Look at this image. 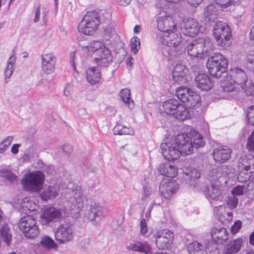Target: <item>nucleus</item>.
<instances>
[{"label": "nucleus", "instance_id": "f257e3e1", "mask_svg": "<svg viewBox=\"0 0 254 254\" xmlns=\"http://www.w3.org/2000/svg\"><path fill=\"white\" fill-rule=\"evenodd\" d=\"M66 192L65 201L63 208L51 207L44 210L41 218L46 224L53 221H61L66 216L68 210L78 213L86 204L87 200L82 194L80 186L74 185L72 188H68Z\"/></svg>", "mask_w": 254, "mask_h": 254}, {"label": "nucleus", "instance_id": "f03ea898", "mask_svg": "<svg viewBox=\"0 0 254 254\" xmlns=\"http://www.w3.org/2000/svg\"><path fill=\"white\" fill-rule=\"evenodd\" d=\"M158 40L166 46L164 55L169 60H173L181 55L186 49L184 41L182 40L181 34L177 30H172L167 34H157Z\"/></svg>", "mask_w": 254, "mask_h": 254}, {"label": "nucleus", "instance_id": "7ed1b4c3", "mask_svg": "<svg viewBox=\"0 0 254 254\" xmlns=\"http://www.w3.org/2000/svg\"><path fill=\"white\" fill-rule=\"evenodd\" d=\"M174 137L181 154L185 155L191 154L194 148H198L204 145L202 136L194 130H191L190 134L182 133Z\"/></svg>", "mask_w": 254, "mask_h": 254}, {"label": "nucleus", "instance_id": "20e7f679", "mask_svg": "<svg viewBox=\"0 0 254 254\" xmlns=\"http://www.w3.org/2000/svg\"><path fill=\"white\" fill-rule=\"evenodd\" d=\"M231 80L222 83L221 86L225 92H232L244 89V84L248 81L245 71L239 67L232 68L230 71Z\"/></svg>", "mask_w": 254, "mask_h": 254}, {"label": "nucleus", "instance_id": "39448f33", "mask_svg": "<svg viewBox=\"0 0 254 254\" xmlns=\"http://www.w3.org/2000/svg\"><path fill=\"white\" fill-rule=\"evenodd\" d=\"M100 23L99 16L96 11H88L79 22L78 30L84 35H92L98 29Z\"/></svg>", "mask_w": 254, "mask_h": 254}, {"label": "nucleus", "instance_id": "423d86ee", "mask_svg": "<svg viewBox=\"0 0 254 254\" xmlns=\"http://www.w3.org/2000/svg\"><path fill=\"white\" fill-rule=\"evenodd\" d=\"M18 227L27 239H34L40 235V230L36 219L32 215L26 214L23 216L18 222Z\"/></svg>", "mask_w": 254, "mask_h": 254}, {"label": "nucleus", "instance_id": "0eeeda50", "mask_svg": "<svg viewBox=\"0 0 254 254\" xmlns=\"http://www.w3.org/2000/svg\"><path fill=\"white\" fill-rule=\"evenodd\" d=\"M206 66L209 73L216 78H220L225 72L228 66V61L222 54L218 53L208 58Z\"/></svg>", "mask_w": 254, "mask_h": 254}, {"label": "nucleus", "instance_id": "6e6552de", "mask_svg": "<svg viewBox=\"0 0 254 254\" xmlns=\"http://www.w3.org/2000/svg\"><path fill=\"white\" fill-rule=\"evenodd\" d=\"M44 181V173L37 171L25 175L21 183L26 190L38 192L42 189Z\"/></svg>", "mask_w": 254, "mask_h": 254}, {"label": "nucleus", "instance_id": "1a4fd4ad", "mask_svg": "<svg viewBox=\"0 0 254 254\" xmlns=\"http://www.w3.org/2000/svg\"><path fill=\"white\" fill-rule=\"evenodd\" d=\"M213 35L218 45L222 48L230 46V38L231 36V29L225 22L217 21L213 29Z\"/></svg>", "mask_w": 254, "mask_h": 254}, {"label": "nucleus", "instance_id": "9d476101", "mask_svg": "<svg viewBox=\"0 0 254 254\" xmlns=\"http://www.w3.org/2000/svg\"><path fill=\"white\" fill-rule=\"evenodd\" d=\"M176 94L178 98L189 108L194 107L200 101V96L188 87L177 88Z\"/></svg>", "mask_w": 254, "mask_h": 254}, {"label": "nucleus", "instance_id": "9b49d317", "mask_svg": "<svg viewBox=\"0 0 254 254\" xmlns=\"http://www.w3.org/2000/svg\"><path fill=\"white\" fill-rule=\"evenodd\" d=\"M160 148L164 158L168 160L177 159L181 154L174 137L162 143Z\"/></svg>", "mask_w": 254, "mask_h": 254}, {"label": "nucleus", "instance_id": "f8f14e48", "mask_svg": "<svg viewBox=\"0 0 254 254\" xmlns=\"http://www.w3.org/2000/svg\"><path fill=\"white\" fill-rule=\"evenodd\" d=\"M155 243L160 249L170 248L174 238L173 233L168 229H164L156 232L153 235Z\"/></svg>", "mask_w": 254, "mask_h": 254}, {"label": "nucleus", "instance_id": "ddd939ff", "mask_svg": "<svg viewBox=\"0 0 254 254\" xmlns=\"http://www.w3.org/2000/svg\"><path fill=\"white\" fill-rule=\"evenodd\" d=\"M157 27L160 31L157 34H167V32L174 30L176 25L171 16L167 15L165 11L159 13L157 19Z\"/></svg>", "mask_w": 254, "mask_h": 254}, {"label": "nucleus", "instance_id": "4468645a", "mask_svg": "<svg viewBox=\"0 0 254 254\" xmlns=\"http://www.w3.org/2000/svg\"><path fill=\"white\" fill-rule=\"evenodd\" d=\"M57 241L64 244L69 242L73 237V229L72 225L69 223L61 224L55 234Z\"/></svg>", "mask_w": 254, "mask_h": 254}, {"label": "nucleus", "instance_id": "2eb2a0df", "mask_svg": "<svg viewBox=\"0 0 254 254\" xmlns=\"http://www.w3.org/2000/svg\"><path fill=\"white\" fill-rule=\"evenodd\" d=\"M182 31L186 36L194 37L201 31V27L195 19L188 18L184 20Z\"/></svg>", "mask_w": 254, "mask_h": 254}, {"label": "nucleus", "instance_id": "dca6fc26", "mask_svg": "<svg viewBox=\"0 0 254 254\" xmlns=\"http://www.w3.org/2000/svg\"><path fill=\"white\" fill-rule=\"evenodd\" d=\"M231 153V149L227 146L218 147L212 152L213 160L217 164L225 163L230 159Z\"/></svg>", "mask_w": 254, "mask_h": 254}, {"label": "nucleus", "instance_id": "f3484780", "mask_svg": "<svg viewBox=\"0 0 254 254\" xmlns=\"http://www.w3.org/2000/svg\"><path fill=\"white\" fill-rule=\"evenodd\" d=\"M42 68L44 73L51 74L55 68L56 57L52 53L44 54L41 55Z\"/></svg>", "mask_w": 254, "mask_h": 254}, {"label": "nucleus", "instance_id": "a211bd4d", "mask_svg": "<svg viewBox=\"0 0 254 254\" xmlns=\"http://www.w3.org/2000/svg\"><path fill=\"white\" fill-rule=\"evenodd\" d=\"M187 69L186 66L181 63L175 64L172 72V77L174 82L183 84L188 81L187 75Z\"/></svg>", "mask_w": 254, "mask_h": 254}, {"label": "nucleus", "instance_id": "6ab92c4d", "mask_svg": "<svg viewBox=\"0 0 254 254\" xmlns=\"http://www.w3.org/2000/svg\"><path fill=\"white\" fill-rule=\"evenodd\" d=\"M177 189L175 182L172 180L164 179L160 185L159 191L165 198L169 199L175 193Z\"/></svg>", "mask_w": 254, "mask_h": 254}, {"label": "nucleus", "instance_id": "aec40b11", "mask_svg": "<svg viewBox=\"0 0 254 254\" xmlns=\"http://www.w3.org/2000/svg\"><path fill=\"white\" fill-rule=\"evenodd\" d=\"M94 60L99 65L107 66L113 61L111 51L104 45Z\"/></svg>", "mask_w": 254, "mask_h": 254}, {"label": "nucleus", "instance_id": "412c9836", "mask_svg": "<svg viewBox=\"0 0 254 254\" xmlns=\"http://www.w3.org/2000/svg\"><path fill=\"white\" fill-rule=\"evenodd\" d=\"M104 43L100 41L94 40L87 45L81 46V49L84 54L92 57L94 55L96 56L104 46Z\"/></svg>", "mask_w": 254, "mask_h": 254}, {"label": "nucleus", "instance_id": "4be33fe9", "mask_svg": "<svg viewBox=\"0 0 254 254\" xmlns=\"http://www.w3.org/2000/svg\"><path fill=\"white\" fill-rule=\"evenodd\" d=\"M196 86L201 90L207 91L213 86V82L210 77L205 73H198L195 78Z\"/></svg>", "mask_w": 254, "mask_h": 254}, {"label": "nucleus", "instance_id": "5701e85b", "mask_svg": "<svg viewBox=\"0 0 254 254\" xmlns=\"http://www.w3.org/2000/svg\"><path fill=\"white\" fill-rule=\"evenodd\" d=\"M130 250L143 254H151L152 247L148 242L136 241L130 244Z\"/></svg>", "mask_w": 254, "mask_h": 254}, {"label": "nucleus", "instance_id": "b1692460", "mask_svg": "<svg viewBox=\"0 0 254 254\" xmlns=\"http://www.w3.org/2000/svg\"><path fill=\"white\" fill-rule=\"evenodd\" d=\"M211 235L213 241L218 244H222L228 239V232L224 227L213 228Z\"/></svg>", "mask_w": 254, "mask_h": 254}, {"label": "nucleus", "instance_id": "393cba45", "mask_svg": "<svg viewBox=\"0 0 254 254\" xmlns=\"http://www.w3.org/2000/svg\"><path fill=\"white\" fill-rule=\"evenodd\" d=\"M205 195L208 200H219L221 192L219 186L217 184H212L205 188Z\"/></svg>", "mask_w": 254, "mask_h": 254}, {"label": "nucleus", "instance_id": "a878e982", "mask_svg": "<svg viewBox=\"0 0 254 254\" xmlns=\"http://www.w3.org/2000/svg\"><path fill=\"white\" fill-rule=\"evenodd\" d=\"M59 190V187L55 185L45 187L40 194L41 197L46 201L53 199L58 195Z\"/></svg>", "mask_w": 254, "mask_h": 254}, {"label": "nucleus", "instance_id": "bb28decb", "mask_svg": "<svg viewBox=\"0 0 254 254\" xmlns=\"http://www.w3.org/2000/svg\"><path fill=\"white\" fill-rule=\"evenodd\" d=\"M201 45V44H199L198 39L193 41L188 46V54L191 57L202 58L203 50Z\"/></svg>", "mask_w": 254, "mask_h": 254}, {"label": "nucleus", "instance_id": "cd10ccee", "mask_svg": "<svg viewBox=\"0 0 254 254\" xmlns=\"http://www.w3.org/2000/svg\"><path fill=\"white\" fill-rule=\"evenodd\" d=\"M158 170L162 175L169 178H174L178 174L177 168L169 163L160 164Z\"/></svg>", "mask_w": 254, "mask_h": 254}, {"label": "nucleus", "instance_id": "c85d7f7f", "mask_svg": "<svg viewBox=\"0 0 254 254\" xmlns=\"http://www.w3.org/2000/svg\"><path fill=\"white\" fill-rule=\"evenodd\" d=\"M87 81L91 85H95L99 83L101 79V73L97 67L89 68L86 72Z\"/></svg>", "mask_w": 254, "mask_h": 254}, {"label": "nucleus", "instance_id": "c756f323", "mask_svg": "<svg viewBox=\"0 0 254 254\" xmlns=\"http://www.w3.org/2000/svg\"><path fill=\"white\" fill-rule=\"evenodd\" d=\"M238 167L244 168L250 173L254 174V156L252 155L242 156L239 160Z\"/></svg>", "mask_w": 254, "mask_h": 254}, {"label": "nucleus", "instance_id": "7c9ffc66", "mask_svg": "<svg viewBox=\"0 0 254 254\" xmlns=\"http://www.w3.org/2000/svg\"><path fill=\"white\" fill-rule=\"evenodd\" d=\"M204 15L205 21L213 22L218 17L217 8L214 4H209L205 8Z\"/></svg>", "mask_w": 254, "mask_h": 254}, {"label": "nucleus", "instance_id": "2f4dec72", "mask_svg": "<svg viewBox=\"0 0 254 254\" xmlns=\"http://www.w3.org/2000/svg\"><path fill=\"white\" fill-rule=\"evenodd\" d=\"M190 254H206V247L197 241H193L188 245Z\"/></svg>", "mask_w": 254, "mask_h": 254}, {"label": "nucleus", "instance_id": "473e14b6", "mask_svg": "<svg viewBox=\"0 0 254 254\" xmlns=\"http://www.w3.org/2000/svg\"><path fill=\"white\" fill-rule=\"evenodd\" d=\"M243 240L242 239H238L231 241L227 245L223 254H235L238 253L241 248Z\"/></svg>", "mask_w": 254, "mask_h": 254}, {"label": "nucleus", "instance_id": "72a5a7b5", "mask_svg": "<svg viewBox=\"0 0 254 254\" xmlns=\"http://www.w3.org/2000/svg\"><path fill=\"white\" fill-rule=\"evenodd\" d=\"M172 116L179 121H183L190 117V114L187 108L182 104L180 103L174 112V114Z\"/></svg>", "mask_w": 254, "mask_h": 254}, {"label": "nucleus", "instance_id": "f704fd0d", "mask_svg": "<svg viewBox=\"0 0 254 254\" xmlns=\"http://www.w3.org/2000/svg\"><path fill=\"white\" fill-rule=\"evenodd\" d=\"M179 102L176 99H171L163 103V108L164 111L168 115H172L174 114L176 108L179 105Z\"/></svg>", "mask_w": 254, "mask_h": 254}, {"label": "nucleus", "instance_id": "c9c22d12", "mask_svg": "<svg viewBox=\"0 0 254 254\" xmlns=\"http://www.w3.org/2000/svg\"><path fill=\"white\" fill-rule=\"evenodd\" d=\"M16 59V55L15 52H13L12 55L7 60L6 68L5 69V79L6 82H8V79L11 77L14 70V65L15 64Z\"/></svg>", "mask_w": 254, "mask_h": 254}, {"label": "nucleus", "instance_id": "e433bc0d", "mask_svg": "<svg viewBox=\"0 0 254 254\" xmlns=\"http://www.w3.org/2000/svg\"><path fill=\"white\" fill-rule=\"evenodd\" d=\"M0 235L3 241L9 245L12 240V233L7 224H3L0 228Z\"/></svg>", "mask_w": 254, "mask_h": 254}, {"label": "nucleus", "instance_id": "4c0bfd02", "mask_svg": "<svg viewBox=\"0 0 254 254\" xmlns=\"http://www.w3.org/2000/svg\"><path fill=\"white\" fill-rule=\"evenodd\" d=\"M21 206L24 210H28L30 212L36 211L39 208V205L28 197L24 198L23 199Z\"/></svg>", "mask_w": 254, "mask_h": 254}, {"label": "nucleus", "instance_id": "58836bf2", "mask_svg": "<svg viewBox=\"0 0 254 254\" xmlns=\"http://www.w3.org/2000/svg\"><path fill=\"white\" fill-rule=\"evenodd\" d=\"M40 245L47 250L56 249L57 245L54 241L48 236H44L41 238L40 242Z\"/></svg>", "mask_w": 254, "mask_h": 254}, {"label": "nucleus", "instance_id": "ea45409f", "mask_svg": "<svg viewBox=\"0 0 254 254\" xmlns=\"http://www.w3.org/2000/svg\"><path fill=\"white\" fill-rule=\"evenodd\" d=\"M239 173L237 176L238 181L240 183H245L252 178L254 175L253 173H250L248 170H245V169L241 167H238Z\"/></svg>", "mask_w": 254, "mask_h": 254}, {"label": "nucleus", "instance_id": "a19ab883", "mask_svg": "<svg viewBox=\"0 0 254 254\" xmlns=\"http://www.w3.org/2000/svg\"><path fill=\"white\" fill-rule=\"evenodd\" d=\"M198 40L199 44L202 45L203 54L204 53H208L213 50L214 46L212 41L209 38H200Z\"/></svg>", "mask_w": 254, "mask_h": 254}, {"label": "nucleus", "instance_id": "79ce46f5", "mask_svg": "<svg viewBox=\"0 0 254 254\" xmlns=\"http://www.w3.org/2000/svg\"><path fill=\"white\" fill-rule=\"evenodd\" d=\"M184 174L190 181H195L200 176V173L197 169L191 167L186 168Z\"/></svg>", "mask_w": 254, "mask_h": 254}, {"label": "nucleus", "instance_id": "37998d69", "mask_svg": "<svg viewBox=\"0 0 254 254\" xmlns=\"http://www.w3.org/2000/svg\"><path fill=\"white\" fill-rule=\"evenodd\" d=\"M13 139V136H8L0 142V153L3 154L7 149Z\"/></svg>", "mask_w": 254, "mask_h": 254}, {"label": "nucleus", "instance_id": "c03bdc74", "mask_svg": "<svg viewBox=\"0 0 254 254\" xmlns=\"http://www.w3.org/2000/svg\"><path fill=\"white\" fill-rule=\"evenodd\" d=\"M219 173L218 167L212 168L208 173V179L211 182L217 181L220 178H221L220 176L218 175Z\"/></svg>", "mask_w": 254, "mask_h": 254}, {"label": "nucleus", "instance_id": "a18cd8bd", "mask_svg": "<svg viewBox=\"0 0 254 254\" xmlns=\"http://www.w3.org/2000/svg\"><path fill=\"white\" fill-rule=\"evenodd\" d=\"M0 176L5 179L11 182L15 181L17 178L16 176L10 170L5 169L0 170Z\"/></svg>", "mask_w": 254, "mask_h": 254}, {"label": "nucleus", "instance_id": "49530a36", "mask_svg": "<svg viewBox=\"0 0 254 254\" xmlns=\"http://www.w3.org/2000/svg\"><path fill=\"white\" fill-rule=\"evenodd\" d=\"M218 169L220 172L218 175L221 177H227L234 172V169L232 167L226 165L220 166L218 167Z\"/></svg>", "mask_w": 254, "mask_h": 254}, {"label": "nucleus", "instance_id": "de8ad7c7", "mask_svg": "<svg viewBox=\"0 0 254 254\" xmlns=\"http://www.w3.org/2000/svg\"><path fill=\"white\" fill-rule=\"evenodd\" d=\"M140 47V40L137 37H133L130 40V48L134 54H136Z\"/></svg>", "mask_w": 254, "mask_h": 254}, {"label": "nucleus", "instance_id": "09e8293b", "mask_svg": "<svg viewBox=\"0 0 254 254\" xmlns=\"http://www.w3.org/2000/svg\"><path fill=\"white\" fill-rule=\"evenodd\" d=\"M122 100L126 104H129L131 101L130 91L128 89H122L120 92ZM131 102L133 103L132 101Z\"/></svg>", "mask_w": 254, "mask_h": 254}, {"label": "nucleus", "instance_id": "8fccbe9b", "mask_svg": "<svg viewBox=\"0 0 254 254\" xmlns=\"http://www.w3.org/2000/svg\"><path fill=\"white\" fill-rule=\"evenodd\" d=\"M90 209L93 210V213L96 214L97 217H104V208L103 207L95 203L93 205H91Z\"/></svg>", "mask_w": 254, "mask_h": 254}, {"label": "nucleus", "instance_id": "3c124183", "mask_svg": "<svg viewBox=\"0 0 254 254\" xmlns=\"http://www.w3.org/2000/svg\"><path fill=\"white\" fill-rule=\"evenodd\" d=\"M247 118L248 123L254 126V106H252L247 109Z\"/></svg>", "mask_w": 254, "mask_h": 254}, {"label": "nucleus", "instance_id": "603ef678", "mask_svg": "<svg viewBox=\"0 0 254 254\" xmlns=\"http://www.w3.org/2000/svg\"><path fill=\"white\" fill-rule=\"evenodd\" d=\"M246 93L249 96L254 95V84L251 81L246 82L244 84V89Z\"/></svg>", "mask_w": 254, "mask_h": 254}, {"label": "nucleus", "instance_id": "864d4df0", "mask_svg": "<svg viewBox=\"0 0 254 254\" xmlns=\"http://www.w3.org/2000/svg\"><path fill=\"white\" fill-rule=\"evenodd\" d=\"M245 187L244 186L238 185L232 190V193L234 195H241L243 194Z\"/></svg>", "mask_w": 254, "mask_h": 254}, {"label": "nucleus", "instance_id": "5fc2aeb1", "mask_svg": "<svg viewBox=\"0 0 254 254\" xmlns=\"http://www.w3.org/2000/svg\"><path fill=\"white\" fill-rule=\"evenodd\" d=\"M238 202V199L234 196L229 198L226 202V205L231 209L236 207Z\"/></svg>", "mask_w": 254, "mask_h": 254}, {"label": "nucleus", "instance_id": "6e6d98bb", "mask_svg": "<svg viewBox=\"0 0 254 254\" xmlns=\"http://www.w3.org/2000/svg\"><path fill=\"white\" fill-rule=\"evenodd\" d=\"M247 147L249 151H254V131L248 138Z\"/></svg>", "mask_w": 254, "mask_h": 254}, {"label": "nucleus", "instance_id": "4d7b16f0", "mask_svg": "<svg viewBox=\"0 0 254 254\" xmlns=\"http://www.w3.org/2000/svg\"><path fill=\"white\" fill-rule=\"evenodd\" d=\"M143 198H147L153 193V190L149 186H145L143 188Z\"/></svg>", "mask_w": 254, "mask_h": 254}, {"label": "nucleus", "instance_id": "13d9d810", "mask_svg": "<svg viewBox=\"0 0 254 254\" xmlns=\"http://www.w3.org/2000/svg\"><path fill=\"white\" fill-rule=\"evenodd\" d=\"M246 190L250 194H254V175L250 180L247 186Z\"/></svg>", "mask_w": 254, "mask_h": 254}, {"label": "nucleus", "instance_id": "bf43d9fd", "mask_svg": "<svg viewBox=\"0 0 254 254\" xmlns=\"http://www.w3.org/2000/svg\"><path fill=\"white\" fill-rule=\"evenodd\" d=\"M233 0H216V4L225 8L230 6Z\"/></svg>", "mask_w": 254, "mask_h": 254}, {"label": "nucleus", "instance_id": "052dcab7", "mask_svg": "<svg viewBox=\"0 0 254 254\" xmlns=\"http://www.w3.org/2000/svg\"><path fill=\"white\" fill-rule=\"evenodd\" d=\"M242 227V222L241 221H237L231 227V231L233 234L238 233Z\"/></svg>", "mask_w": 254, "mask_h": 254}, {"label": "nucleus", "instance_id": "680f3d73", "mask_svg": "<svg viewBox=\"0 0 254 254\" xmlns=\"http://www.w3.org/2000/svg\"><path fill=\"white\" fill-rule=\"evenodd\" d=\"M148 231V227L146 221L145 219H142L140 223V232L142 235H144L147 233Z\"/></svg>", "mask_w": 254, "mask_h": 254}, {"label": "nucleus", "instance_id": "e2e57ef3", "mask_svg": "<svg viewBox=\"0 0 254 254\" xmlns=\"http://www.w3.org/2000/svg\"><path fill=\"white\" fill-rule=\"evenodd\" d=\"M72 85L68 83L66 85L64 90V95L65 97H69L72 94Z\"/></svg>", "mask_w": 254, "mask_h": 254}, {"label": "nucleus", "instance_id": "0e129e2a", "mask_svg": "<svg viewBox=\"0 0 254 254\" xmlns=\"http://www.w3.org/2000/svg\"><path fill=\"white\" fill-rule=\"evenodd\" d=\"M124 126L120 124H117L113 128V131L115 135H123V131Z\"/></svg>", "mask_w": 254, "mask_h": 254}, {"label": "nucleus", "instance_id": "69168bd1", "mask_svg": "<svg viewBox=\"0 0 254 254\" xmlns=\"http://www.w3.org/2000/svg\"><path fill=\"white\" fill-rule=\"evenodd\" d=\"M104 33L109 36H112L116 34V31L112 26H108L105 28Z\"/></svg>", "mask_w": 254, "mask_h": 254}, {"label": "nucleus", "instance_id": "338daca9", "mask_svg": "<svg viewBox=\"0 0 254 254\" xmlns=\"http://www.w3.org/2000/svg\"><path fill=\"white\" fill-rule=\"evenodd\" d=\"M21 146L20 144H14L11 148V152L13 154H17L19 151V148Z\"/></svg>", "mask_w": 254, "mask_h": 254}, {"label": "nucleus", "instance_id": "774afa93", "mask_svg": "<svg viewBox=\"0 0 254 254\" xmlns=\"http://www.w3.org/2000/svg\"><path fill=\"white\" fill-rule=\"evenodd\" d=\"M248 60L254 66V50L251 51L248 54Z\"/></svg>", "mask_w": 254, "mask_h": 254}]
</instances>
